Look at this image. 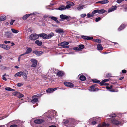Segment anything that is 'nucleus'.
<instances>
[{
    "mask_svg": "<svg viewBox=\"0 0 127 127\" xmlns=\"http://www.w3.org/2000/svg\"><path fill=\"white\" fill-rule=\"evenodd\" d=\"M44 115L45 116H46V117L48 118L49 120H48L50 121L57 115V114L56 111L54 110H51L45 113Z\"/></svg>",
    "mask_w": 127,
    "mask_h": 127,
    "instance_id": "nucleus-1",
    "label": "nucleus"
},
{
    "mask_svg": "<svg viewBox=\"0 0 127 127\" xmlns=\"http://www.w3.org/2000/svg\"><path fill=\"white\" fill-rule=\"evenodd\" d=\"M38 35L36 33L31 34L30 37V39L31 40H35L38 38Z\"/></svg>",
    "mask_w": 127,
    "mask_h": 127,
    "instance_id": "nucleus-2",
    "label": "nucleus"
},
{
    "mask_svg": "<svg viewBox=\"0 0 127 127\" xmlns=\"http://www.w3.org/2000/svg\"><path fill=\"white\" fill-rule=\"evenodd\" d=\"M31 61L32 63V64L31 65L32 67H35L37 64V62L36 60L32 59L31 60Z\"/></svg>",
    "mask_w": 127,
    "mask_h": 127,
    "instance_id": "nucleus-3",
    "label": "nucleus"
},
{
    "mask_svg": "<svg viewBox=\"0 0 127 127\" xmlns=\"http://www.w3.org/2000/svg\"><path fill=\"white\" fill-rule=\"evenodd\" d=\"M4 35L8 38H11L12 37V34L10 32H5Z\"/></svg>",
    "mask_w": 127,
    "mask_h": 127,
    "instance_id": "nucleus-4",
    "label": "nucleus"
},
{
    "mask_svg": "<svg viewBox=\"0 0 127 127\" xmlns=\"http://www.w3.org/2000/svg\"><path fill=\"white\" fill-rule=\"evenodd\" d=\"M96 86V85L94 84L92 85L90 87V88L89 90L91 92L97 91L99 90L98 89L95 88V87Z\"/></svg>",
    "mask_w": 127,
    "mask_h": 127,
    "instance_id": "nucleus-5",
    "label": "nucleus"
},
{
    "mask_svg": "<svg viewBox=\"0 0 127 127\" xmlns=\"http://www.w3.org/2000/svg\"><path fill=\"white\" fill-rule=\"evenodd\" d=\"M64 85L70 88H72L74 86V85L71 83L68 82H65L64 83Z\"/></svg>",
    "mask_w": 127,
    "mask_h": 127,
    "instance_id": "nucleus-6",
    "label": "nucleus"
},
{
    "mask_svg": "<svg viewBox=\"0 0 127 127\" xmlns=\"http://www.w3.org/2000/svg\"><path fill=\"white\" fill-rule=\"evenodd\" d=\"M49 18L55 21L58 24L60 22L57 20V18L52 16H50L48 17Z\"/></svg>",
    "mask_w": 127,
    "mask_h": 127,
    "instance_id": "nucleus-7",
    "label": "nucleus"
},
{
    "mask_svg": "<svg viewBox=\"0 0 127 127\" xmlns=\"http://www.w3.org/2000/svg\"><path fill=\"white\" fill-rule=\"evenodd\" d=\"M56 88H49L46 91L47 93H52L54 91L56 90Z\"/></svg>",
    "mask_w": 127,
    "mask_h": 127,
    "instance_id": "nucleus-8",
    "label": "nucleus"
},
{
    "mask_svg": "<svg viewBox=\"0 0 127 127\" xmlns=\"http://www.w3.org/2000/svg\"><path fill=\"white\" fill-rule=\"evenodd\" d=\"M111 121L112 123L113 124L118 125L121 123L120 122L115 119H112Z\"/></svg>",
    "mask_w": 127,
    "mask_h": 127,
    "instance_id": "nucleus-9",
    "label": "nucleus"
},
{
    "mask_svg": "<svg viewBox=\"0 0 127 127\" xmlns=\"http://www.w3.org/2000/svg\"><path fill=\"white\" fill-rule=\"evenodd\" d=\"M110 125V124L108 123L106 124L105 122H104L102 123L101 125L99 124L98 126L97 127H108Z\"/></svg>",
    "mask_w": 127,
    "mask_h": 127,
    "instance_id": "nucleus-10",
    "label": "nucleus"
},
{
    "mask_svg": "<svg viewBox=\"0 0 127 127\" xmlns=\"http://www.w3.org/2000/svg\"><path fill=\"white\" fill-rule=\"evenodd\" d=\"M69 43L68 42L66 41H64L58 44V45L59 46H64L66 45L69 44Z\"/></svg>",
    "mask_w": 127,
    "mask_h": 127,
    "instance_id": "nucleus-11",
    "label": "nucleus"
},
{
    "mask_svg": "<svg viewBox=\"0 0 127 127\" xmlns=\"http://www.w3.org/2000/svg\"><path fill=\"white\" fill-rule=\"evenodd\" d=\"M33 53L38 56H40L43 53V52L41 51L36 50L33 51Z\"/></svg>",
    "mask_w": 127,
    "mask_h": 127,
    "instance_id": "nucleus-12",
    "label": "nucleus"
},
{
    "mask_svg": "<svg viewBox=\"0 0 127 127\" xmlns=\"http://www.w3.org/2000/svg\"><path fill=\"white\" fill-rule=\"evenodd\" d=\"M2 48L6 50H8L11 48L10 46L4 44H2Z\"/></svg>",
    "mask_w": 127,
    "mask_h": 127,
    "instance_id": "nucleus-13",
    "label": "nucleus"
},
{
    "mask_svg": "<svg viewBox=\"0 0 127 127\" xmlns=\"http://www.w3.org/2000/svg\"><path fill=\"white\" fill-rule=\"evenodd\" d=\"M32 51V49L30 48H28L27 50L24 53L22 54L21 55H24L25 54H27L30 53Z\"/></svg>",
    "mask_w": 127,
    "mask_h": 127,
    "instance_id": "nucleus-14",
    "label": "nucleus"
},
{
    "mask_svg": "<svg viewBox=\"0 0 127 127\" xmlns=\"http://www.w3.org/2000/svg\"><path fill=\"white\" fill-rule=\"evenodd\" d=\"M117 8V7L116 6H112L108 10V12H110L116 10Z\"/></svg>",
    "mask_w": 127,
    "mask_h": 127,
    "instance_id": "nucleus-15",
    "label": "nucleus"
},
{
    "mask_svg": "<svg viewBox=\"0 0 127 127\" xmlns=\"http://www.w3.org/2000/svg\"><path fill=\"white\" fill-rule=\"evenodd\" d=\"M44 122V120L43 119H38L35 120L34 121V123L35 124H41Z\"/></svg>",
    "mask_w": 127,
    "mask_h": 127,
    "instance_id": "nucleus-16",
    "label": "nucleus"
},
{
    "mask_svg": "<svg viewBox=\"0 0 127 127\" xmlns=\"http://www.w3.org/2000/svg\"><path fill=\"white\" fill-rule=\"evenodd\" d=\"M38 37H42L43 39H47V34L44 33H42L39 34H38Z\"/></svg>",
    "mask_w": 127,
    "mask_h": 127,
    "instance_id": "nucleus-17",
    "label": "nucleus"
},
{
    "mask_svg": "<svg viewBox=\"0 0 127 127\" xmlns=\"http://www.w3.org/2000/svg\"><path fill=\"white\" fill-rule=\"evenodd\" d=\"M81 37L85 40H91L93 39V37H90L89 36L82 35Z\"/></svg>",
    "mask_w": 127,
    "mask_h": 127,
    "instance_id": "nucleus-18",
    "label": "nucleus"
},
{
    "mask_svg": "<svg viewBox=\"0 0 127 127\" xmlns=\"http://www.w3.org/2000/svg\"><path fill=\"white\" fill-rule=\"evenodd\" d=\"M22 75L25 79H26L27 77V74L28 73V72L27 71H24L22 72Z\"/></svg>",
    "mask_w": 127,
    "mask_h": 127,
    "instance_id": "nucleus-19",
    "label": "nucleus"
},
{
    "mask_svg": "<svg viewBox=\"0 0 127 127\" xmlns=\"http://www.w3.org/2000/svg\"><path fill=\"white\" fill-rule=\"evenodd\" d=\"M95 118H91L89 120V121L90 122L91 121H92V122H91V125H94L96 124V122L95 121H93L94 120H95Z\"/></svg>",
    "mask_w": 127,
    "mask_h": 127,
    "instance_id": "nucleus-20",
    "label": "nucleus"
},
{
    "mask_svg": "<svg viewBox=\"0 0 127 127\" xmlns=\"http://www.w3.org/2000/svg\"><path fill=\"white\" fill-rule=\"evenodd\" d=\"M35 97V96H33L32 97V99L31 101V102L33 103L37 102L38 101V99L37 98H34Z\"/></svg>",
    "mask_w": 127,
    "mask_h": 127,
    "instance_id": "nucleus-21",
    "label": "nucleus"
},
{
    "mask_svg": "<svg viewBox=\"0 0 127 127\" xmlns=\"http://www.w3.org/2000/svg\"><path fill=\"white\" fill-rule=\"evenodd\" d=\"M60 17L62 19H67L69 18V17H68L66 15L62 14L60 15Z\"/></svg>",
    "mask_w": 127,
    "mask_h": 127,
    "instance_id": "nucleus-22",
    "label": "nucleus"
},
{
    "mask_svg": "<svg viewBox=\"0 0 127 127\" xmlns=\"http://www.w3.org/2000/svg\"><path fill=\"white\" fill-rule=\"evenodd\" d=\"M109 1L108 0H104L102 1H99L97 2V3H100L102 4H104L108 3Z\"/></svg>",
    "mask_w": 127,
    "mask_h": 127,
    "instance_id": "nucleus-23",
    "label": "nucleus"
},
{
    "mask_svg": "<svg viewBox=\"0 0 127 127\" xmlns=\"http://www.w3.org/2000/svg\"><path fill=\"white\" fill-rule=\"evenodd\" d=\"M54 35V34L53 32H51L50 33L48 34L47 35V39H50Z\"/></svg>",
    "mask_w": 127,
    "mask_h": 127,
    "instance_id": "nucleus-24",
    "label": "nucleus"
},
{
    "mask_svg": "<svg viewBox=\"0 0 127 127\" xmlns=\"http://www.w3.org/2000/svg\"><path fill=\"white\" fill-rule=\"evenodd\" d=\"M55 32L58 33L64 32L63 30L61 28L57 29L55 30Z\"/></svg>",
    "mask_w": 127,
    "mask_h": 127,
    "instance_id": "nucleus-25",
    "label": "nucleus"
},
{
    "mask_svg": "<svg viewBox=\"0 0 127 127\" xmlns=\"http://www.w3.org/2000/svg\"><path fill=\"white\" fill-rule=\"evenodd\" d=\"M68 121L67 120H63V123L64 124V125H64L66 126L67 127L68 126Z\"/></svg>",
    "mask_w": 127,
    "mask_h": 127,
    "instance_id": "nucleus-26",
    "label": "nucleus"
},
{
    "mask_svg": "<svg viewBox=\"0 0 127 127\" xmlns=\"http://www.w3.org/2000/svg\"><path fill=\"white\" fill-rule=\"evenodd\" d=\"M35 43L37 45L39 46H41L42 44V42L41 41H39L38 40H37L35 41Z\"/></svg>",
    "mask_w": 127,
    "mask_h": 127,
    "instance_id": "nucleus-27",
    "label": "nucleus"
},
{
    "mask_svg": "<svg viewBox=\"0 0 127 127\" xmlns=\"http://www.w3.org/2000/svg\"><path fill=\"white\" fill-rule=\"evenodd\" d=\"M32 14H26L24 15L23 17V19L24 20H26L27 19V18L30 15H31Z\"/></svg>",
    "mask_w": 127,
    "mask_h": 127,
    "instance_id": "nucleus-28",
    "label": "nucleus"
},
{
    "mask_svg": "<svg viewBox=\"0 0 127 127\" xmlns=\"http://www.w3.org/2000/svg\"><path fill=\"white\" fill-rule=\"evenodd\" d=\"M64 74V73L62 71H60L57 72V75L59 77L62 76Z\"/></svg>",
    "mask_w": 127,
    "mask_h": 127,
    "instance_id": "nucleus-29",
    "label": "nucleus"
},
{
    "mask_svg": "<svg viewBox=\"0 0 127 127\" xmlns=\"http://www.w3.org/2000/svg\"><path fill=\"white\" fill-rule=\"evenodd\" d=\"M97 48L98 50H102L103 49V48L101 44H98L97 46Z\"/></svg>",
    "mask_w": 127,
    "mask_h": 127,
    "instance_id": "nucleus-30",
    "label": "nucleus"
},
{
    "mask_svg": "<svg viewBox=\"0 0 127 127\" xmlns=\"http://www.w3.org/2000/svg\"><path fill=\"white\" fill-rule=\"evenodd\" d=\"M98 13L100 14H102L106 12V11L104 9H101L100 10H98Z\"/></svg>",
    "mask_w": 127,
    "mask_h": 127,
    "instance_id": "nucleus-31",
    "label": "nucleus"
},
{
    "mask_svg": "<svg viewBox=\"0 0 127 127\" xmlns=\"http://www.w3.org/2000/svg\"><path fill=\"white\" fill-rule=\"evenodd\" d=\"M65 9H66V8H65V6L63 5L61 6V7L58 8L57 9L58 10H64Z\"/></svg>",
    "mask_w": 127,
    "mask_h": 127,
    "instance_id": "nucleus-32",
    "label": "nucleus"
},
{
    "mask_svg": "<svg viewBox=\"0 0 127 127\" xmlns=\"http://www.w3.org/2000/svg\"><path fill=\"white\" fill-rule=\"evenodd\" d=\"M22 72H23L22 71H20L17 72L15 75L14 76H18L21 75H22L23 73Z\"/></svg>",
    "mask_w": 127,
    "mask_h": 127,
    "instance_id": "nucleus-33",
    "label": "nucleus"
},
{
    "mask_svg": "<svg viewBox=\"0 0 127 127\" xmlns=\"http://www.w3.org/2000/svg\"><path fill=\"white\" fill-rule=\"evenodd\" d=\"M6 19V16H3L0 17V21H3Z\"/></svg>",
    "mask_w": 127,
    "mask_h": 127,
    "instance_id": "nucleus-34",
    "label": "nucleus"
},
{
    "mask_svg": "<svg viewBox=\"0 0 127 127\" xmlns=\"http://www.w3.org/2000/svg\"><path fill=\"white\" fill-rule=\"evenodd\" d=\"M126 26L124 24L122 25L118 29V30L120 31L123 29Z\"/></svg>",
    "mask_w": 127,
    "mask_h": 127,
    "instance_id": "nucleus-35",
    "label": "nucleus"
},
{
    "mask_svg": "<svg viewBox=\"0 0 127 127\" xmlns=\"http://www.w3.org/2000/svg\"><path fill=\"white\" fill-rule=\"evenodd\" d=\"M80 80L81 81H85L86 79V78L85 76L84 75H82L80 76Z\"/></svg>",
    "mask_w": 127,
    "mask_h": 127,
    "instance_id": "nucleus-36",
    "label": "nucleus"
},
{
    "mask_svg": "<svg viewBox=\"0 0 127 127\" xmlns=\"http://www.w3.org/2000/svg\"><path fill=\"white\" fill-rule=\"evenodd\" d=\"M5 89L6 90L10 91H14V90L12 89L10 87H6Z\"/></svg>",
    "mask_w": 127,
    "mask_h": 127,
    "instance_id": "nucleus-37",
    "label": "nucleus"
},
{
    "mask_svg": "<svg viewBox=\"0 0 127 127\" xmlns=\"http://www.w3.org/2000/svg\"><path fill=\"white\" fill-rule=\"evenodd\" d=\"M11 30L13 33H17L19 32V31L18 30H15L14 29H11Z\"/></svg>",
    "mask_w": 127,
    "mask_h": 127,
    "instance_id": "nucleus-38",
    "label": "nucleus"
},
{
    "mask_svg": "<svg viewBox=\"0 0 127 127\" xmlns=\"http://www.w3.org/2000/svg\"><path fill=\"white\" fill-rule=\"evenodd\" d=\"M87 16L88 18H90L93 17L94 15H93L92 13V14L88 13L87 14Z\"/></svg>",
    "mask_w": 127,
    "mask_h": 127,
    "instance_id": "nucleus-39",
    "label": "nucleus"
},
{
    "mask_svg": "<svg viewBox=\"0 0 127 127\" xmlns=\"http://www.w3.org/2000/svg\"><path fill=\"white\" fill-rule=\"evenodd\" d=\"M84 8V6L83 5H82L81 6H79L78 7L76 8L75 9H77L78 10H80L83 9Z\"/></svg>",
    "mask_w": 127,
    "mask_h": 127,
    "instance_id": "nucleus-40",
    "label": "nucleus"
},
{
    "mask_svg": "<svg viewBox=\"0 0 127 127\" xmlns=\"http://www.w3.org/2000/svg\"><path fill=\"white\" fill-rule=\"evenodd\" d=\"M93 82L94 83H99L100 81L95 79H93L92 80Z\"/></svg>",
    "mask_w": 127,
    "mask_h": 127,
    "instance_id": "nucleus-41",
    "label": "nucleus"
},
{
    "mask_svg": "<svg viewBox=\"0 0 127 127\" xmlns=\"http://www.w3.org/2000/svg\"><path fill=\"white\" fill-rule=\"evenodd\" d=\"M94 40L95 42L99 43H100L101 42V40L99 39H94Z\"/></svg>",
    "mask_w": 127,
    "mask_h": 127,
    "instance_id": "nucleus-42",
    "label": "nucleus"
},
{
    "mask_svg": "<svg viewBox=\"0 0 127 127\" xmlns=\"http://www.w3.org/2000/svg\"><path fill=\"white\" fill-rule=\"evenodd\" d=\"M98 9H97L96 10H95L93 11L92 13L93 15L96 13H98Z\"/></svg>",
    "mask_w": 127,
    "mask_h": 127,
    "instance_id": "nucleus-43",
    "label": "nucleus"
},
{
    "mask_svg": "<svg viewBox=\"0 0 127 127\" xmlns=\"http://www.w3.org/2000/svg\"><path fill=\"white\" fill-rule=\"evenodd\" d=\"M106 88L108 90H109V91L111 92H114L115 91L112 89L110 90V87L108 86L106 87Z\"/></svg>",
    "mask_w": 127,
    "mask_h": 127,
    "instance_id": "nucleus-44",
    "label": "nucleus"
},
{
    "mask_svg": "<svg viewBox=\"0 0 127 127\" xmlns=\"http://www.w3.org/2000/svg\"><path fill=\"white\" fill-rule=\"evenodd\" d=\"M79 48L81 49H83L84 47V46L83 45H79Z\"/></svg>",
    "mask_w": 127,
    "mask_h": 127,
    "instance_id": "nucleus-45",
    "label": "nucleus"
},
{
    "mask_svg": "<svg viewBox=\"0 0 127 127\" xmlns=\"http://www.w3.org/2000/svg\"><path fill=\"white\" fill-rule=\"evenodd\" d=\"M116 114L115 113H114V114H110L109 115V117H111L113 118V117H116Z\"/></svg>",
    "mask_w": 127,
    "mask_h": 127,
    "instance_id": "nucleus-46",
    "label": "nucleus"
},
{
    "mask_svg": "<svg viewBox=\"0 0 127 127\" xmlns=\"http://www.w3.org/2000/svg\"><path fill=\"white\" fill-rule=\"evenodd\" d=\"M24 96L21 93H19L18 94V96L20 98L23 97Z\"/></svg>",
    "mask_w": 127,
    "mask_h": 127,
    "instance_id": "nucleus-47",
    "label": "nucleus"
},
{
    "mask_svg": "<svg viewBox=\"0 0 127 127\" xmlns=\"http://www.w3.org/2000/svg\"><path fill=\"white\" fill-rule=\"evenodd\" d=\"M53 71L54 70L52 68H50L48 72H49L50 73H52L53 72Z\"/></svg>",
    "mask_w": 127,
    "mask_h": 127,
    "instance_id": "nucleus-48",
    "label": "nucleus"
},
{
    "mask_svg": "<svg viewBox=\"0 0 127 127\" xmlns=\"http://www.w3.org/2000/svg\"><path fill=\"white\" fill-rule=\"evenodd\" d=\"M105 82L103 80H102L101 82L99 84L101 86H102L104 85L105 83Z\"/></svg>",
    "mask_w": 127,
    "mask_h": 127,
    "instance_id": "nucleus-49",
    "label": "nucleus"
},
{
    "mask_svg": "<svg viewBox=\"0 0 127 127\" xmlns=\"http://www.w3.org/2000/svg\"><path fill=\"white\" fill-rule=\"evenodd\" d=\"M101 19V18L100 17L96 18L95 19V21L97 22L99 21Z\"/></svg>",
    "mask_w": 127,
    "mask_h": 127,
    "instance_id": "nucleus-50",
    "label": "nucleus"
},
{
    "mask_svg": "<svg viewBox=\"0 0 127 127\" xmlns=\"http://www.w3.org/2000/svg\"><path fill=\"white\" fill-rule=\"evenodd\" d=\"M86 16V14H83L80 15V16L82 18H84Z\"/></svg>",
    "mask_w": 127,
    "mask_h": 127,
    "instance_id": "nucleus-51",
    "label": "nucleus"
},
{
    "mask_svg": "<svg viewBox=\"0 0 127 127\" xmlns=\"http://www.w3.org/2000/svg\"><path fill=\"white\" fill-rule=\"evenodd\" d=\"M69 45H66L65 46H62V47L61 48H68L69 47Z\"/></svg>",
    "mask_w": 127,
    "mask_h": 127,
    "instance_id": "nucleus-52",
    "label": "nucleus"
},
{
    "mask_svg": "<svg viewBox=\"0 0 127 127\" xmlns=\"http://www.w3.org/2000/svg\"><path fill=\"white\" fill-rule=\"evenodd\" d=\"M11 42L9 41L5 40L4 41V43L5 44L9 43Z\"/></svg>",
    "mask_w": 127,
    "mask_h": 127,
    "instance_id": "nucleus-53",
    "label": "nucleus"
},
{
    "mask_svg": "<svg viewBox=\"0 0 127 127\" xmlns=\"http://www.w3.org/2000/svg\"><path fill=\"white\" fill-rule=\"evenodd\" d=\"M15 21V20H11V22L10 23V24L11 25H12L13 24L14 22Z\"/></svg>",
    "mask_w": 127,
    "mask_h": 127,
    "instance_id": "nucleus-54",
    "label": "nucleus"
},
{
    "mask_svg": "<svg viewBox=\"0 0 127 127\" xmlns=\"http://www.w3.org/2000/svg\"><path fill=\"white\" fill-rule=\"evenodd\" d=\"M123 1V0H117V2L118 3H120Z\"/></svg>",
    "mask_w": 127,
    "mask_h": 127,
    "instance_id": "nucleus-55",
    "label": "nucleus"
},
{
    "mask_svg": "<svg viewBox=\"0 0 127 127\" xmlns=\"http://www.w3.org/2000/svg\"><path fill=\"white\" fill-rule=\"evenodd\" d=\"M10 127H17V126L15 124H13L11 125Z\"/></svg>",
    "mask_w": 127,
    "mask_h": 127,
    "instance_id": "nucleus-56",
    "label": "nucleus"
},
{
    "mask_svg": "<svg viewBox=\"0 0 127 127\" xmlns=\"http://www.w3.org/2000/svg\"><path fill=\"white\" fill-rule=\"evenodd\" d=\"M23 84L21 83H19L17 84V86L18 87H21L22 86Z\"/></svg>",
    "mask_w": 127,
    "mask_h": 127,
    "instance_id": "nucleus-57",
    "label": "nucleus"
},
{
    "mask_svg": "<svg viewBox=\"0 0 127 127\" xmlns=\"http://www.w3.org/2000/svg\"><path fill=\"white\" fill-rule=\"evenodd\" d=\"M68 4L69 5H72V4H73V3L72 2H68Z\"/></svg>",
    "mask_w": 127,
    "mask_h": 127,
    "instance_id": "nucleus-58",
    "label": "nucleus"
},
{
    "mask_svg": "<svg viewBox=\"0 0 127 127\" xmlns=\"http://www.w3.org/2000/svg\"><path fill=\"white\" fill-rule=\"evenodd\" d=\"M111 76V74L110 73H108L106 75V77H110Z\"/></svg>",
    "mask_w": 127,
    "mask_h": 127,
    "instance_id": "nucleus-59",
    "label": "nucleus"
},
{
    "mask_svg": "<svg viewBox=\"0 0 127 127\" xmlns=\"http://www.w3.org/2000/svg\"><path fill=\"white\" fill-rule=\"evenodd\" d=\"M122 72L123 73H126L127 71L126 70L124 69L122 70Z\"/></svg>",
    "mask_w": 127,
    "mask_h": 127,
    "instance_id": "nucleus-60",
    "label": "nucleus"
},
{
    "mask_svg": "<svg viewBox=\"0 0 127 127\" xmlns=\"http://www.w3.org/2000/svg\"><path fill=\"white\" fill-rule=\"evenodd\" d=\"M70 6L69 5H67L65 7V8H66L68 9L70 8Z\"/></svg>",
    "mask_w": 127,
    "mask_h": 127,
    "instance_id": "nucleus-61",
    "label": "nucleus"
},
{
    "mask_svg": "<svg viewBox=\"0 0 127 127\" xmlns=\"http://www.w3.org/2000/svg\"><path fill=\"white\" fill-rule=\"evenodd\" d=\"M23 55H20V56L18 58V61H20V60L21 58V56H22Z\"/></svg>",
    "mask_w": 127,
    "mask_h": 127,
    "instance_id": "nucleus-62",
    "label": "nucleus"
},
{
    "mask_svg": "<svg viewBox=\"0 0 127 127\" xmlns=\"http://www.w3.org/2000/svg\"><path fill=\"white\" fill-rule=\"evenodd\" d=\"M2 79L3 80L6 81L7 80V79L4 76H2Z\"/></svg>",
    "mask_w": 127,
    "mask_h": 127,
    "instance_id": "nucleus-63",
    "label": "nucleus"
},
{
    "mask_svg": "<svg viewBox=\"0 0 127 127\" xmlns=\"http://www.w3.org/2000/svg\"><path fill=\"white\" fill-rule=\"evenodd\" d=\"M31 15L33 14V15H35L38 14V13L36 12H33L32 13Z\"/></svg>",
    "mask_w": 127,
    "mask_h": 127,
    "instance_id": "nucleus-64",
    "label": "nucleus"
}]
</instances>
